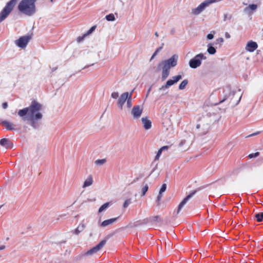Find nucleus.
Wrapping results in <instances>:
<instances>
[{
	"label": "nucleus",
	"mask_w": 263,
	"mask_h": 263,
	"mask_svg": "<svg viewBox=\"0 0 263 263\" xmlns=\"http://www.w3.org/2000/svg\"><path fill=\"white\" fill-rule=\"evenodd\" d=\"M42 108L41 104L33 100L29 107L20 109L18 111V115L24 121L30 120L31 125L35 128V121L41 119L43 117L42 114L40 112Z\"/></svg>",
	"instance_id": "obj_1"
},
{
	"label": "nucleus",
	"mask_w": 263,
	"mask_h": 263,
	"mask_svg": "<svg viewBox=\"0 0 263 263\" xmlns=\"http://www.w3.org/2000/svg\"><path fill=\"white\" fill-rule=\"evenodd\" d=\"M35 3L34 0H21L17 5V10L22 14L31 16L36 12Z\"/></svg>",
	"instance_id": "obj_2"
},
{
	"label": "nucleus",
	"mask_w": 263,
	"mask_h": 263,
	"mask_svg": "<svg viewBox=\"0 0 263 263\" xmlns=\"http://www.w3.org/2000/svg\"><path fill=\"white\" fill-rule=\"evenodd\" d=\"M18 0L9 1L0 13V23L4 21L11 13L17 3Z\"/></svg>",
	"instance_id": "obj_3"
},
{
	"label": "nucleus",
	"mask_w": 263,
	"mask_h": 263,
	"mask_svg": "<svg viewBox=\"0 0 263 263\" xmlns=\"http://www.w3.org/2000/svg\"><path fill=\"white\" fill-rule=\"evenodd\" d=\"M206 59V57L203 53H199L190 60L189 65L192 68H196L201 64L202 60Z\"/></svg>",
	"instance_id": "obj_4"
},
{
	"label": "nucleus",
	"mask_w": 263,
	"mask_h": 263,
	"mask_svg": "<svg viewBox=\"0 0 263 263\" xmlns=\"http://www.w3.org/2000/svg\"><path fill=\"white\" fill-rule=\"evenodd\" d=\"M31 37L30 35H25L20 37L15 41V44L19 47L24 48L26 47Z\"/></svg>",
	"instance_id": "obj_5"
},
{
	"label": "nucleus",
	"mask_w": 263,
	"mask_h": 263,
	"mask_svg": "<svg viewBox=\"0 0 263 263\" xmlns=\"http://www.w3.org/2000/svg\"><path fill=\"white\" fill-rule=\"evenodd\" d=\"M106 240H102L100 243L97 245L96 246L94 247L93 248H91L88 251H87L85 253V255H92L94 253H96L98 252L99 251H100L106 244Z\"/></svg>",
	"instance_id": "obj_6"
},
{
	"label": "nucleus",
	"mask_w": 263,
	"mask_h": 263,
	"mask_svg": "<svg viewBox=\"0 0 263 263\" xmlns=\"http://www.w3.org/2000/svg\"><path fill=\"white\" fill-rule=\"evenodd\" d=\"M182 78V76L180 74L173 77L172 79L168 80L164 85L162 86L160 89H164L167 88L170 86L174 85L178 82Z\"/></svg>",
	"instance_id": "obj_7"
},
{
	"label": "nucleus",
	"mask_w": 263,
	"mask_h": 263,
	"mask_svg": "<svg viewBox=\"0 0 263 263\" xmlns=\"http://www.w3.org/2000/svg\"><path fill=\"white\" fill-rule=\"evenodd\" d=\"M143 111V108L139 105L135 106L132 110V114L135 119L140 117Z\"/></svg>",
	"instance_id": "obj_8"
},
{
	"label": "nucleus",
	"mask_w": 263,
	"mask_h": 263,
	"mask_svg": "<svg viewBox=\"0 0 263 263\" xmlns=\"http://www.w3.org/2000/svg\"><path fill=\"white\" fill-rule=\"evenodd\" d=\"M129 95L128 92H126L123 93L120 97L118 101V105L120 109H122L123 108V106L129 96Z\"/></svg>",
	"instance_id": "obj_9"
},
{
	"label": "nucleus",
	"mask_w": 263,
	"mask_h": 263,
	"mask_svg": "<svg viewBox=\"0 0 263 263\" xmlns=\"http://www.w3.org/2000/svg\"><path fill=\"white\" fill-rule=\"evenodd\" d=\"M197 192L196 191H194L191 192L189 195H188L186 197H185L183 200L180 203L178 208L177 212L179 213L182 208L184 205V204L187 202V201Z\"/></svg>",
	"instance_id": "obj_10"
},
{
	"label": "nucleus",
	"mask_w": 263,
	"mask_h": 263,
	"mask_svg": "<svg viewBox=\"0 0 263 263\" xmlns=\"http://www.w3.org/2000/svg\"><path fill=\"white\" fill-rule=\"evenodd\" d=\"M257 47L258 45L256 42L250 41L248 42L246 47V49L249 52H253L257 48Z\"/></svg>",
	"instance_id": "obj_11"
},
{
	"label": "nucleus",
	"mask_w": 263,
	"mask_h": 263,
	"mask_svg": "<svg viewBox=\"0 0 263 263\" xmlns=\"http://www.w3.org/2000/svg\"><path fill=\"white\" fill-rule=\"evenodd\" d=\"M178 55L176 54L173 55L172 57L167 60L164 61L170 67H174L177 64Z\"/></svg>",
	"instance_id": "obj_12"
},
{
	"label": "nucleus",
	"mask_w": 263,
	"mask_h": 263,
	"mask_svg": "<svg viewBox=\"0 0 263 263\" xmlns=\"http://www.w3.org/2000/svg\"><path fill=\"white\" fill-rule=\"evenodd\" d=\"M0 144L6 148H11L13 147L12 142L8 139L3 138L0 140Z\"/></svg>",
	"instance_id": "obj_13"
},
{
	"label": "nucleus",
	"mask_w": 263,
	"mask_h": 263,
	"mask_svg": "<svg viewBox=\"0 0 263 263\" xmlns=\"http://www.w3.org/2000/svg\"><path fill=\"white\" fill-rule=\"evenodd\" d=\"M1 124L7 130H12L14 129L13 124L7 120L1 121Z\"/></svg>",
	"instance_id": "obj_14"
},
{
	"label": "nucleus",
	"mask_w": 263,
	"mask_h": 263,
	"mask_svg": "<svg viewBox=\"0 0 263 263\" xmlns=\"http://www.w3.org/2000/svg\"><path fill=\"white\" fill-rule=\"evenodd\" d=\"M141 121L145 129H149L151 128L152 122L147 118H142Z\"/></svg>",
	"instance_id": "obj_15"
},
{
	"label": "nucleus",
	"mask_w": 263,
	"mask_h": 263,
	"mask_svg": "<svg viewBox=\"0 0 263 263\" xmlns=\"http://www.w3.org/2000/svg\"><path fill=\"white\" fill-rule=\"evenodd\" d=\"M117 219L118 217L105 220L101 223V226L102 227H105L107 226L110 225L112 224L114 222H115L117 220Z\"/></svg>",
	"instance_id": "obj_16"
},
{
	"label": "nucleus",
	"mask_w": 263,
	"mask_h": 263,
	"mask_svg": "<svg viewBox=\"0 0 263 263\" xmlns=\"http://www.w3.org/2000/svg\"><path fill=\"white\" fill-rule=\"evenodd\" d=\"M92 183H93L92 176L91 175H89L88 176L87 179L84 181L83 185V187L85 188L87 186H89L91 185L92 184Z\"/></svg>",
	"instance_id": "obj_17"
},
{
	"label": "nucleus",
	"mask_w": 263,
	"mask_h": 263,
	"mask_svg": "<svg viewBox=\"0 0 263 263\" xmlns=\"http://www.w3.org/2000/svg\"><path fill=\"white\" fill-rule=\"evenodd\" d=\"M169 148V146L167 145L163 146L162 147H161L158 151L156 156L155 158V160H158L159 159V158L162 154V151H167Z\"/></svg>",
	"instance_id": "obj_18"
},
{
	"label": "nucleus",
	"mask_w": 263,
	"mask_h": 263,
	"mask_svg": "<svg viewBox=\"0 0 263 263\" xmlns=\"http://www.w3.org/2000/svg\"><path fill=\"white\" fill-rule=\"evenodd\" d=\"M160 66L162 67V70L163 71H170V69L171 67L164 61H162L159 64L158 67H160Z\"/></svg>",
	"instance_id": "obj_19"
},
{
	"label": "nucleus",
	"mask_w": 263,
	"mask_h": 263,
	"mask_svg": "<svg viewBox=\"0 0 263 263\" xmlns=\"http://www.w3.org/2000/svg\"><path fill=\"white\" fill-rule=\"evenodd\" d=\"M254 217L258 222H261L263 220V213H258L254 215Z\"/></svg>",
	"instance_id": "obj_20"
},
{
	"label": "nucleus",
	"mask_w": 263,
	"mask_h": 263,
	"mask_svg": "<svg viewBox=\"0 0 263 263\" xmlns=\"http://www.w3.org/2000/svg\"><path fill=\"white\" fill-rule=\"evenodd\" d=\"M188 84L187 80H184L179 85V89L180 90L184 89Z\"/></svg>",
	"instance_id": "obj_21"
},
{
	"label": "nucleus",
	"mask_w": 263,
	"mask_h": 263,
	"mask_svg": "<svg viewBox=\"0 0 263 263\" xmlns=\"http://www.w3.org/2000/svg\"><path fill=\"white\" fill-rule=\"evenodd\" d=\"M208 53L210 54H214L216 53L215 48L212 46L211 45H208V48L207 50Z\"/></svg>",
	"instance_id": "obj_22"
},
{
	"label": "nucleus",
	"mask_w": 263,
	"mask_h": 263,
	"mask_svg": "<svg viewBox=\"0 0 263 263\" xmlns=\"http://www.w3.org/2000/svg\"><path fill=\"white\" fill-rule=\"evenodd\" d=\"M170 71H163L162 72V80H165L169 76Z\"/></svg>",
	"instance_id": "obj_23"
},
{
	"label": "nucleus",
	"mask_w": 263,
	"mask_h": 263,
	"mask_svg": "<svg viewBox=\"0 0 263 263\" xmlns=\"http://www.w3.org/2000/svg\"><path fill=\"white\" fill-rule=\"evenodd\" d=\"M148 190V185L147 184H145L144 186L142 188V194L141 196H144Z\"/></svg>",
	"instance_id": "obj_24"
},
{
	"label": "nucleus",
	"mask_w": 263,
	"mask_h": 263,
	"mask_svg": "<svg viewBox=\"0 0 263 263\" xmlns=\"http://www.w3.org/2000/svg\"><path fill=\"white\" fill-rule=\"evenodd\" d=\"M106 162V159H98L95 161V164L98 165H101L105 163Z\"/></svg>",
	"instance_id": "obj_25"
},
{
	"label": "nucleus",
	"mask_w": 263,
	"mask_h": 263,
	"mask_svg": "<svg viewBox=\"0 0 263 263\" xmlns=\"http://www.w3.org/2000/svg\"><path fill=\"white\" fill-rule=\"evenodd\" d=\"M105 18L108 21H114L115 20V16L112 13L107 15Z\"/></svg>",
	"instance_id": "obj_26"
},
{
	"label": "nucleus",
	"mask_w": 263,
	"mask_h": 263,
	"mask_svg": "<svg viewBox=\"0 0 263 263\" xmlns=\"http://www.w3.org/2000/svg\"><path fill=\"white\" fill-rule=\"evenodd\" d=\"M109 205V203L107 202L103 204L99 209V213L102 212L103 211L105 210L106 208H108Z\"/></svg>",
	"instance_id": "obj_27"
},
{
	"label": "nucleus",
	"mask_w": 263,
	"mask_h": 263,
	"mask_svg": "<svg viewBox=\"0 0 263 263\" xmlns=\"http://www.w3.org/2000/svg\"><path fill=\"white\" fill-rule=\"evenodd\" d=\"M127 105L128 108H130L132 106V93L129 95L128 99H127Z\"/></svg>",
	"instance_id": "obj_28"
},
{
	"label": "nucleus",
	"mask_w": 263,
	"mask_h": 263,
	"mask_svg": "<svg viewBox=\"0 0 263 263\" xmlns=\"http://www.w3.org/2000/svg\"><path fill=\"white\" fill-rule=\"evenodd\" d=\"M259 155V152H256L255 153L250 154L248 155V157L250 159H252L253 158L257 157Z\"/></svg>",
	"instance_id": "obj_29"
},
{
	"label": "nucleus",
	"mask_w": 263,
	"mask_h": 263,
	"mask_svg": "<svg viewBox=\"0 0 263 263\" xmlns=\"http://www.w3.org/2000/svg\"><path fill=\"white\" fill-rule=\"evenodd\" d=\"M161 49H162V47H159V48H158L156 49V50L154 52L153 54L152 55L151 60H152L153 59H154V57L157 55L158 52H159Z\"/></svg>",
	"instance_id": "obj_30"
},
{
	"label": "nucleus",
	"mask_w": 263,
	"mask_h": 263,
	"mask_svg": "<svg viewBox=\"0 0 263 263\" xmlns=\"http://www.w3.org/2000/svg\"><path fill=\"white\" fill-rule=\"evenodd\" d=\"M86 35H87V34H85L83 36H80L78 37L77 39V41L78 43L82 42Z\"/></svg>",
	"instance_id": "obj_31"
},
{
	"label": "nucleus",
	"mask_w": 263,
	"mask_h": 263,
	"mask_svg": "<svg viewBox=\"0 0 263 263\" xmlns=\"http://www.w3.org/2000/svg\"><path fill=\"white\" fill-rule=\"evenodd\" d=\"M232 17V15L231 14L226 13L224 14L223 16V20L224 21H227V20H230Z\"/></svg>",
	"instance_id": "obj_32"
},
{
	"label": "nucleus",
	"mask_w": 263,
	"mask_h": 263,
	"mask_svg": "<svg viewBox=\"0 0 263 263\" xmlns=\"http://www.w3.org/2000/svg\"><path fill=\"white\" fill-rule=\"evenodd\" d=\"M130 203V199L126 200L123 203V208H126Z\"/></svg>",
	"instance_id": "obj_33"
},
{
	"label": "nucleus",
	"mask_w": 263,
	"mask_h": 263,
	"mask_svg": "<svg viewBox=\"0 0 263 263\" xmlns=\"http://www.w3.org/2000/svg\"><path fill=\"white\" fill-rule=\"evenodd\" d=\"M166 185L165 184H163L160 190L159 193L160 194H162L163 192H164L166 190Z\"/></svg>",
	"instance_id": "obj_34"
},
{
	"label": "nucleus",
	"mask_w": 263,
	"mask_h": 263,
	"mask_svg": "<svg viewBox=\"0 0 263 263\" xmlns=\"http://www.w3.org/2000/svg\"><path fill=\"white\" fill-rule=\"evenodd\" d=\"M111 96L112 98L116 99L119 97V93L118 92H113L111 93Z\"/></svg>",
	"instance_id": "obj_35"
},
{
	"label": "nucleus",
	"mask_w": 263,
	"mask_h": 263,
	"mask_svg": "<svg viewBox=\"0 0 263 263\" xmlns=\"http://www.w3.org/2000/svg\"><path fill=\"white\" fill-rule=\"evenodd\" d=\"M249 7L252 10H255L257 9V6L255 4L249 5Z\"/></svg>",
	"instance_id": "obj_36"
},
{
	"label": "nucleus",
	"mask_w": 263,
	"mask_h": 263,
	"mask_svg": "<svg viewBox=\"0 0 263 263\" xmlns=\"http://www.w3.org/2000/svg\"><path fill=\"white\" fill-rule=\"evenodd\" d=\"M95 29H96L95 26L91 27L86 34H87V35L90 34L92 31H93L95 30Z\"/></svg>",
	"instance_id": "obj_37"
},
{
	"label": "nucleus",
	"mask_w": 263,
	"mask_h": 263,
	"mask_svg": "<svg viewBox=\"0 0 263 263\" xmlns=\"http://www.w3.org/2000/svg\"><path fill=\"white\" fill-rule=\"evenodd\" d=\"M227 99V96L226 95L224 96V98L221 100L219 102L215 104L216 105H219L223 102H224Z\"/></svg>",
	"instance_id": "obj_38"
},
{
	"label": "nucleus",
	"mask_w": 263,
	"mask_h": 263,
	"mask_svg": "<svg viewBox=\"0 0 263 263\" xmlns=\"http://www.w3.org/2000/svg\"><path fill=\"white\" fill-rule=\"evenodd\" d=\"M217 43H222L223 42V39L222 37L218 38L216 40Z\"/></svg>",
	"instance_id": "obj_39"
},
{
	"label": "nucleus",
	"mask_w": 263,
	"mask_h": 263,
	"mask_svg": "<svg viewBox=\"0 0 263 263\" xmlns=\"http://www.w3.org/2000/svg\"><path fill=\"white\" fill-rule=\"evenodd\" d=\"M213 37H214V35L211 33L208 34L207 35V38L209 40H212L213 39Z\"/></svg>",
	"instance_id": "obj_40"
},
{
	"label": "nucleus",
	"mask_w": 263,
	"mask_h": 263,
	"mask_svg": "<svg viewBox=\"0 0 263 263\" xmlns=\"http://www.w3.org/2000/svg\"><path fill=\"white\" fill-rule=\"evenodd\" d=\"M2 106H3V107L4 108V109H6L8 107V104L7 102H4L2 104Z\"/></svg>",
	"instance_id": "obj_41"
},
{
	"label": "nucleus",
	"mask_w": 263,
	"mask_h": 263,
	"mask_svg": "<svg viewBox=\"0 0 263 263\" xmlns=\"http://www.w3.org/2000/svg\"><path fill=\"white\" fill-rule=\"evenodd\" d=\"M225 37L227 39H229V38H230L231 36H230V34L228 32H226L225 33Z\"/></svg>",
	"instance_id": "obj_42"
},
{
	"label": "nucleus",
	"mask_w": 263,
	"mask_h": 263,
	"mask_svg": "<svg viewBox=\"0 0 263 263\" xmlns=\"http://www.w3.org/2000/svg\"><path fill=\"white\" fill-rule=\"evenodd\" d=\"M161 197H162V194H160V193H159V195L157 197V200L158 201H160L161 199Z\"/></svg>",
	"instance_id": "obj_43"
},
{
	"label": "nucleus",
	"mask_w": 263,
	"mask_h": 263,
	"mask_svg": "<svg viewBox=\"0 0 263 263\" xmlns=\"http://www.w3.org/2000/svg\"><path fill=\"white\" fill-rule=\"evenodd\" d=\"M159 218V216H156L154 217V219L155 220H158Z\"/></svg>",
	"instance_id": "obj_44"
},
{
	"label": "nucleus",
	"mask_w": 263,
	"mask_h": 263,
	"mask_svg": "<svg viewBox=\"0 0 263 263\" xmlns=\"http://www.w3.org/2000/svg\"><path fill=\"white\" fill-rule=\"evenodd\" d=\"M185 142V140L181 141L180 144H179L180 146H181V145H183V144H184Z\"/></svg>",
	"instance_id": "obj_45"
},
{
	"label": "nucleus",
	"mask_w": 263,
	"mask_h": 263,
	"mask_svg": "<svg viewBox=\"0 0 263 263\" xmlns=\"http://www.w3.org/2000/svg\"><path fill=\"white\" fill-rule=\"evenodd\" d=\"M5 248V246H3L0 247V250L4 249Z\"/></svg>",
	"instance_id": "obj_46"
},
{
	"label": "nucleus",
	"mask_w": 263,
	"mask_h": 263,
	"mask_svg": "<svg viewBox=\"0 0 263 263\" xmlns=\"http://www.w3.org/2000/svg\"><path fill=\"white\" fill-rule=\"evenodd\" d=\"M155 35L156 36L158 37L159 36L158 33L157 32H155Z\"/></svg>",
	"instance_id": "obj_47"
},
{
	"label": "nucleus",
	"mask_w": 263,
	"mask_h": 263,
	"mask_svg": "<svg viewBox=\"0 0 263 263\" xmlns=\"http://www.w3.org/2000/svg\"><path fill=\"white\" fill-rule=\"evenodd\" d=\"M200 127V125L199 124L197 125V128H199Z\"/></svg>",
	"instance_id": "obj_48"
},
{
	"label": "nucleus",
	"mask_w": 263,
	"mask_h": 263,
	"mask_svg": "<svg viewBox=\"0 0 263 263\" xmlns=\"http://www.w3.org/2000/svg\"><path fill=\"white\" fill-rule=\"evenodd\" d=\"M257 134L256 133H254V134H253L252 135H251L250 136H254V135H256Z\"/></svg>",
	"instance_id": "obj_49"
},
{
	"label": "nucleus",
	"mask_w": 263,
	"mask_h": 263,
	"mask_svg": "<svg viewBox=\"0 0 263 263\" xmlns=\"http://www.w3.org/2000/svg\"><path fill=\"white\" fill-rule=\"evenodd\" d=\"M76 234L78 233V230L77 229L76 230Z\"/></svg>",
	"instance_id": "obj_50"
},
{
	"label": "nucleus",
	"mask_w": 263,
	"mask_h": 263,
	"mask_svg": "<svg viewBox=\"0 0 263 263\" xmlns=\"http://www.w3.org/2000/svg\"><path fill=\"white\" fill-rule=\"evenodd\" d=\"M3 206V205H0V209L2 208V207Z\"/></svg>",
	"instance_id": "obj_51"
},
{
	"label": "nucleus",
	"mask_w": 263,
	"mask_h": 263,
	"mask_svg": "<svg viewBox=\"0 0 263 263\" xmlns=\"http://www.w3.org/2000/svg\"><path fill=\"white\" fill-rule=\"evenodd\" d=\"M34 1L35 2H36V1H37V0H34Z\"/></svg>",
	"instance_id": "obj_52"
},
{
	"label": "nucleus",
	"mask_w": 263,
	"mask_h": 263,
	"mask_svg": "<svg viewBox=\"0 0 263 263\" xmlns=\"http://www.w3.org/2000/svg\"><path fill=\"white\" fill-rule=\"evenodd\" d=\"M243 263H247V262H243Z\"/></svg>",
	"instance_id": "obj_53"
}]
</instances>
